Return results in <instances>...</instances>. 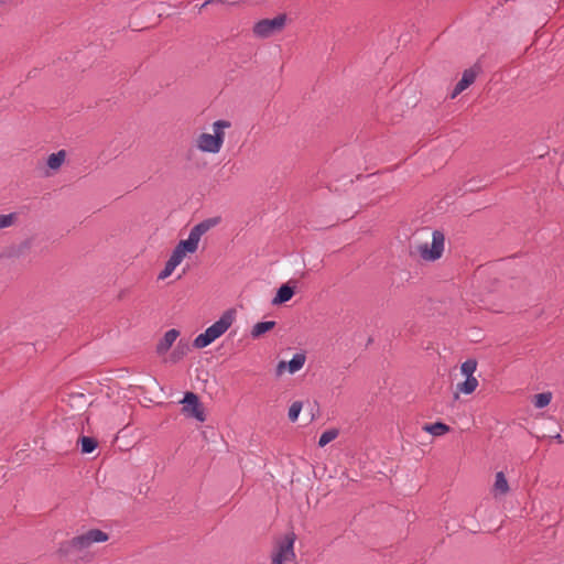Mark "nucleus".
<instances>
[{
	"label": "nucleus",
	"instance_id": "27",
	"mask_svg": "<svg viewBox=\"0 0 564 564\" xmlns=\"http://www.w3.org/2000/svg\"><path fill=\"white\" fill-rule=\"evenodd\" d=\"M32 246V242L30 240L23 241L21 245L17 247L15 250L12 251V256L19 257L23 254L26 250H29Z\"/></svg>",
	"mask_w": 564,
	"mask_h": 564
},
{
	"label": "nucleus",
	"instance_id": "20",
	"mask_svg": "<svg viewBox=\"0 0 564 564\" xmlns=\"http://www.w3.org/2000/svg\"><path fill=\"white\" fill-rule=\"evenodd\" d=\"M213 341H215L212 336L208 334V332H204L199 334L193 341V346L195 348L202 349L207 346H209Z\"/></svg>",
	"mask_w": 564,
	"mask_h": 564
},
{
	"label": "nucleus",
	"instance_id": "6",
	"mask_svg": "<svg viewBox=\"0 0 564 564\" xmlns=\"http://www.w3.org/2000/svg\"><path fill=\"white\" fill-rule=\"evenodd\" d=\"M181 403L184 404L183 412L187 416L194 417L199 422H204L206 420L199 398L194 392H186Z\"/></svg>",
	"mask_w": 564,
	"mask_h": 564
},
{
	"label": "nucleus",
	"instance_id": "29",
	"mask_svg": "<svg viewBox=\"0 0 564 564\" xmlns=\"http://www.w3.org/2000/svg\"><path fill=\"white\" fill-rule=\"evenodd\" d=\"M214 1H215V0H207V1H205V2L202 4V8H204V7H206V6L210 4V3H213Z\"/></svg>",
	"mask_w": 564,
	"mask_h": 564
},
{
	"label": "nucleus",
	"instance_id": "9",
	"mask_svg": "<svg viewBox=\"0 0 564 564\" xmlns=\"http://www.w3.org/2000/svg\"><path fill=\"white\" fill-rule=\"evenodd\" d=\"M294 539H286L280 543L278 552L273 555V564H284L294 558L295 554L293 551Z\"/></svg>",
	"mask_w": 564,
	"mask_h": 564
},
{
	"label": "nucleus",
	"instance_id": "1",
	"mask_svg": "<svg viewBox=\"0 0 564 564\" xmlns=\"http://www.w3.org/2000/svg\"><path fill=\"white\" fill-rule=\"evenodd\" d=\"M231 123L227 120H217L213 123L214 133H202L197 139V148L202 152L218 153L224 144L225 132L224 130L230 128Z\"/></svg>",
	"mask_w": 564,
	"mask_h": 564
},
{
	"label": "nucleus",
	"instance_id": "19",
	"mask_svg": "<svg viewBox=\"0 0 564 564\" xmlns=\"http://www.w3.org/2000/svg\"><path fill=\"white\" fill-rule=\"evenodd\" d=\"M82 445V453L90 454L97 448V441L94 437L82 436L79 438Z\"/></svg>",
	"mask_w": 564,
	"mask_h": 564
},
{
	"label": "nucleus",
	"instance_id": "5",
	"mask_svg": "<svg viewBox=\"0 0 564 564\" xmlns=\"http://www.w3.org/2000/svg\"><path fill=\"white\" fill-rule=\"evenodd\" d=\"M444 234L440 230H434L432 234V243L429 248L427 243L420 246V254L424 260L434 261L441 258L444 251Z\"/></svg>",
	"mask_w": 564,
	"mask_h": 564
},
{
	"label": "nucleus",
	"instance_id": "10",
	"mask_svg": "<svg viewBox=\"0 0 564 564\" xmlns=\"http://www.w3.org/2000/svg\"><path fill=\"white\" fill-rule=\"evenodd\" d=\"M178 335H180L178 330H176L174 328L169 329L164 334L163 338L156 345V352L159 355L165 354L172 347V345L174 344V341L176 340Z\"/></svg>",
	"mask_w": 564,
	"mask_h": 564
},
{
	"label": "nucleus",
	"instance_id": "15",
	"mask_svg": "<svg viewBox=\"0 0 564 564\" xmlns=\"http://www.w3.org/2000/svg\"><path fill=\"white\" fill-rule=\"evenodd\" d=\"M275 326L274 321H265V322H259L253 325L251 329V336L253 338L260 337L261 335L265 334L267 332L271 330Z\"/></svg>",
	"mask_w": 564,
	"mask_h": 564
},
{
	"label": "nucleus",
	"instance_id": "14",
	"mask_svg": "<svg viewBox=\"0 0 564 564\" xmlns=\"http://www.w3.org/2000/svg\"><path fill=\"white\" fill-rule=\"evenodd\" d=\"M65 158H66L65 150H59L55 153H52L47 158V162H46L47 166L52 170H58L62 166V164L64 163Z\"/></svg>",
	"mask_w": 564,
	"mask_h": 564
},
{
	"label": "nucleus",
	"instance_id": "11",
	"mask_svg": "<svg viewBox=\"0 0 564 564\" xmlns=\"http://www.w3.org/2000/svg\"><path fill=\"white\" fill-rule=\"evenodd\" d=\"M294 295V288L283 284L278 289L276 295L272 300L273 305H280L290 301Z\"/></svg>",
	"mask_w": 564,
	"mask_h": 564
},
{
	"label": "nucleus",
	"instance_id": "2",
	"mask_svg": "<svg viewBox=\"0 0 564 564\" xmlns=\"http://www.w3.org/2000/svg\"><path fill=\"white\" fill-rule=\"evenodd\" d=\"M219 223L220 217H212L198 223L191 229L187 239L181 240L176 246L185 253H194L198 248L202 236Z\"/></svg>",
	"mask_w": 564,
	"mask_h": 564
},
{
	"label": "nucleus",
	"instance_id": "21",
	"mask_svg": "<svg viewBox=\"0 0 564 564\" xmlns=\"http://www.w3.org/2000/svg\"><path fill=\"white\" fill-rule=\"evenodd\" d=\"M18 220L17 213L0 214V230L13 226Z\"/></svg>",
	"mask_w": 564,
	"mask_h": 564
},
{
	"label": "nucleus",
	"instance_id": "16",
	"mask_svg": "<svg viewBox=\"0 0 564 564\" xmlns=\"http://www.w3.org/2000/svg\"><path fill=\"white\" fill-rule=\"evenodd\" d=\"M423 430L433 436H442L449 431V426L442 422L426 424Z\"/></svg>",
	"mask_w": 564,
	"mask_h": 564
},
{
	"label": "nucleus",
	"instance_id": "13",
	"mask_svg": "<svg viewBox=\"0 0 564 564\" xmlns=\"http://www.w3.org/2000/svg\"><path fill=\"white\" fill-rule=\"evenodd\" d=\"M478 387V380L476 377H466V379L457 384V392H462L464 394L473 393Z\"/></svg>",
	"mask_w": 564,
	"mask_h": 564
},
{
	"label": "nucleus",
	"instance_id": "7",
	"mask_svg": "<svg viewBox=\"0 0 564 564\" xmlns=\"http://www.w3.org/2000/svg\"><path fill=\"white\" fill-rule=\"evenodd\" d=\"M234 321L235 312L232 310H228L223 313L218 321H216L213 325L207 327L206 332H208L212 338L216 340L229 329Z\"/></svg>",
	"mask_w": 564,
	"mask_h": 564
},
{
	"label": "nucleus",
	"instance_id": "25",
	"mask_svg": "<svg viewBox=\"0 0 564 564\" xmlns=\"http://www.w3.org/2000/svg\"><path fill=\"white\" fill-rule=\"evenodd\" d=\"M176 267L177 265L175 263L167 260L165 262L164 269L159 273L158 279L165 280L166 278H169L172 274V272L175 270Z\"/></svg>",
	"mask_w": 564,
	"mask_h": 564
},
{
	"label": "nucleus",
	"instance_id": "23",
	"mask_svg": "<svg viewBox=\"0 0 564 564\" xmlns=\"http://www.w3.org/2000/svg\"><path fill=\"white\" fill-rule=\"evenodd\" d=\"M337 435H338V431L335 429H330V430L323 432L322 435L319 436L318 445L321 447L326 446L328 443L334 441L337 437Z\"/></svg>",
	"mask_w": 564,
	"mask_h": 564
},
{
	"label": "nucleus",
	"instance_id": "3",
	"mask_svg": "<svg viewBox=\"0 0 564 564\" xmlns=\"http://www.w3.org/2000/svg\"><path fill=\"white\" fill-rule=\"evenodd\" d=\"M109 540V535L99 530L90 529L87 532L76 535L67 542L68 549L83 552L89 549L94 543H102Z\"/></svg>",
	"mask_w": 564,
	"mask_h": 564
},
{
	"label": "nucleus",
	"instance_id": "4",
	"mask_svg": "<svg viewBox=\"0 0 564 564\" xmlns=\"http://www.w3.org/2000/svg\"><path fill=\"white\" fill-rule=\"evenodd\" d=\"M286 24V15L279 14L273 19H262L254 23L252 28L253 35L258 39H268L273 34L281 32Z\"/></svg>",
	"mask_w": 564,
	"mask_h": 564
},
{
	"label": "nucleus",
	"instance_id": "12",
	"mask_svg": "<svg viewBox=\"0 0 564 564\" xmlns=\"http://www.w3.org/2000/svg\"><path fill=\"white\" fill-rule=\"evenodd\" d=\"M508 491V480L502 471H498L494 484L495 496H505Z\"/></svg>",
	"mask_w": 564,
	"mask_h": 564
},
{
	"label": "nucleus",
	"instance_id": "17",
	"mask_svg": "<svg viewBox=\"0 0 564 564\" xmlns=\"http://www.w3.org/2000/svg\"><path fill=\"white\" fill-rule=\"evenodd\" d=\"M305 360H306V358H305L304 354H301V352L294 354L292 359L288 362L289 372L295 373L296 371L302 369L305 364Z\"/></svg>",
	"mask_w": 564,
	"mask_h": 564
},
{
	"label": "nucleus",
	"instance_id": "22",
	"mask_svg": "<svg viewBox=\"0 0 564 564\" xmlns=\"http://www.w3.org/2000/svg\"><path fill=\"white\" fill-rule=\"evenodd\" d=\"M477 369V361L475 359H467L460 366V372L465 377H475L474 373Z\"/></svg>",
	"mask_w": 564,
	"mask_h": 564
},
{
	"label": "nucleus",
	"instance_id": "28",
	"mask_svg": "<svg viewBox=\"0 0 564 564\" xmlns=\"http://www.w3.org/2000/svg\"><path fill=\"white\" fill-rule=\"evenodd\" d=\"M285 367H286V364L284 361L279 362L278 368H276L278 375H281Z\"/></svg>",
	"mask_w": 564,
	"mask_h": 564
},
{
	"label": "nucleus",
	"instance_id": "18",
	"mask_svg": "<svg viewBox=\"0 0 564 564\" xmlns=\"http://www.w3.org/2000/svg\"><path fill=\"white\" fill-rule=\"evenodd\" d=\"M553 394L550 391L542 392L539 394H535L533 397V404L536 409H543L550 404L552 401Z\"/></svg>",
	"mask_w": 564,
	"mask_h": 564
},
{
	"label": "nucleus",
	"instance_id": "26",
	"mask_svg": "<svg viewBox=\"0 0 564 564\" xmlns=\"http://www.w3.org/2000/svg\"><path fill=\"white\" fill-rule=\"evenodd\" d=\"M185 256L186 253L176 246L172 251V254L170 256L169 260L178 265L183 261Z\"/></svg>",
	"mask_w": 564,
	"mask_h": 564
},
{
	"label": "nucleus",
	"instance_id": "24",
	"mask_svg": "<svg viewBox=\"0 0 564 564\" xmlns=\"http://www.w3.org/2000/svg\"><path fill=\"white\" fill-rule=\"evenodd\" d=\"M302 402L300 401H295L291 404V406L289 408V413H288V416H289V420L291 422H295L297 419H299V415L302 411Z\"/></svg>",
	"mask_w": 564,
	"mask_h": 564
},
{
	"label": "nucleus",
	"instance_id": "8",
	"mask_svg": "<svg viewBox=\"0 0 564 564\" xmlns=\"http://www.w3.org/2000/svg\"><path fill=\"white\" fill-rule=\"evenodd\" d=\"M479 72L480 67L478 65H474L473 67L465 69L460 80L456 84L455 88L453 89L451 98H456L460 93L467 89L475 82Z\"/></svg>",
	"mask_w": 564,
	"mask_h": 564
}]
</instances>
